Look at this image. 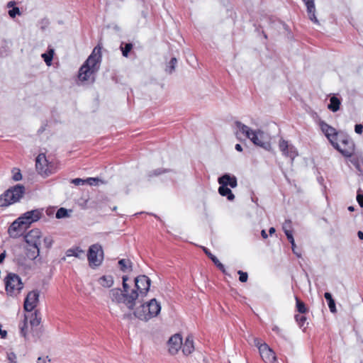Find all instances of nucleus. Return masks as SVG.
<instances>
[{
	"label": "nucleus",
	"mask_w": 363,
	"mask_h": 363,
	"mask_svg": "<svg viewBox=\"0 0 363 363\" xmlns=\"http://www.w3.org/2000/svg\"><path fill=\"white\" fill-rule=\"evenodd\" d=\"M26 193L25 186L22 184H16L9 188L0 195V206L7 207L19 202Z\"/></svg>",
	"instance_id": "obj_4"
},
{
	"label": "nucleus",
	"mask_w": 363,
	"mask_h": 363,
	"mask_svg": "<svg viewBox=\"0 0 363 363\" xmlns=\"http://www.w3.org/2000/svg\"><path fill=\"white\" fill-rule=\"evenodd\" d=\"M348 210H349L350 211H353L354 210V208L353 206H349V207H348Z\"/></svg>",
	"instance_id": "obj_62"
},
{
	"label": "nucleus",
	"mask_w": 363,
	"mask_h": 363,
	"mask_svg": "<svg viewBox=\"0 0 363 363\" xmlns=\"http://www.w3.org/2000/svg\"><path fill=\"white\" fill-rule=\"evenodd\" d=\"M177 63V60L176 57H172L169 62V65L166 67V72L169 74H172L174 69Z\"/></svg>",
	"instance_id": "obj_34"
},
{
	"label": "nucleus",
	"mask_w": 363,
	"mask_h": 363,
	"mask_svg": "<svg viewBox=\"0 0 363 363\" xmlns=\"http://www.w3.org/2000/svg\"><path fill=\"white\" fill-rule=\"evenodd\" d=\"M340 100L335 96H333L330 99V104L328 105V108L333 112H336L340 109Z\"/></svg>",
	"instance_id": "obj_26"
},
{
	"label": "nucleus",
	"mask_w": 363,
	"mask_h": 363,
	"mask_svg": "<svg viewBox=\"0 0 363 363\" xmlns=\"http://www.w3.org/2000/svg\"><path fill=\"white\" fill-rule=\"evenodd\" d=\"M337 141L340 142L343 147L338 144V147L335 149L345 157H351L354 150V145L352 139L347 135L341 132L338 135Z\"/></svg>",
	"instance_id": "obj_8"
},
{
	"label": "nucleus",
	"mask_w": 363,
	"mask_h": 363,
	"mask_svg": "<svg viewBox=\"0 0 363 363\" xmlns=\"http://www.w3.org/2000/svg\"><path fill=\"white\" fill-rule=\"evenodd\" d=\"M143 311V312H144V313H145H145H147V308H145V303H142L140 306L137 307V308H135V310L134 311V312H133V315H134L135 317H136V313H137L138 311Z\"/></svg>",
	"instance_id": "obj_48"
},
{
	"label": "nucleus",
	"mask_w": 363,
	"mask_h": 363,
	"mask_svg": "<svg viewBox=\"0 0 363 363\" xmlns=\"http://www.w3.org/2000/svg\"><path fill=\"white\" fill-rule=\"evenodd\" d=\"M286 238H287L288 240L290 242V243L291 244V248H292L293 252L295 255H296L297 257H300L301 253H299L296 251V246L295 244V241H294L293 235L292 234L289 235L288 233H286Z\"/></svg>",
	"instance_id": "obj_33"
},
{
	"label": "nucleus",
	"mask_w": 363,
	"mask_h": 363,
	"mask_svg": "<svg viewBox=\"0 0 363 363\" xmlns=\"http://www.w3.org/2000/svg\"><path fill=\"white\" fill-rule=\"evenodd\" d=\"M41 237V231L39 229L35 228L27 233L24 236V239L27 245L40 247Z\"/></svg>",
	"instance_id": "obj_14"
},
{
	"label": "nucleus",
	"mask_w": 363,
	"mask_h": 363,
	"mask_svg": "<svg viewBox=\"0 0 363 363\" xmlns=\"http://www.w3.org/2000/svg\"><path fill=\"white\" fill-rule=\"evenodd\" d=\"M16 259L19 264L28 266L27 263L26 262V260L21 261L19 258H17Z\"/></svg>",
	"instance_id": "obj_57"
},
{
	"label": "nucleus",
	"mask_w": 363,
	"mask_h": 363,
	"mask_svg": "<svg viewBox=\"0 0 363 363\" xmlns=\"http://www.w3.org/2000/svg\"><path fill=\"white\" fill-rule=\"evenodd\" d=\"M40 296V292L38 290L30 291L24 301L23 307L26 311H32L37 306Z\"/></svg>",
	"instance_id": "obj_13"
},
{
	"label": "nucleus",
	"mask_w": 363,
	"mask_h": 363,
	"mask_svg": "<svg viewBox=\"0 0 363 363\" xmlns=\"http://www.w3.org/2000/svg\"><path fill=\"white\" fill-rule=\"evenodd\" d=\"M54 55V50L53 49H49V50L43 53L41 57L44 60L45 64L48 66H50L52 63V60Z\"/></svg>",
	"instance_id": "obj_30"
},
{
	"label": "nucleus",
	"mask_w": 363,
	"mask_h": 363,
	"mask_svg": "<svg viewBox=\"0 0 363 363\" xmlns=\"http://www.w3.org/2000/svg\"><path fill=\"white\" fill-rule=\"evenodd\" d=\"M134 289H135L138 294V299L143 298L147 296L151 280L146 275H139L135 278Z\"/></svg>",
	"instance_id": "obj_9"
},
{
	"label": "nucleus",
	"mask_w": 363,
	"mask_h": 363,
	"mask_svg": "<svg viewBox=\"0 0 363 363\" xmlns=\"http://www.w3.org/2000/svg\"><path fill=\"white\" fill-rule=\"evenodd\" d=\"M279 147L282 154L286 157H290L292 161L298 156L296 148L294 145L289 144V142L284 139L280 140Z\"/></svg>",
	"instance_id": "obj_15"
},
{
	"label": "nucleus",
	"mask_w": 363,
	"mask_h": 363,
	"mask_svg": "<svg viewBox=\"0 0 363 363\" xmlns=\"http://www.w3.org/2000/svg\"><path fill=\"white\" fill-rule=\"evenodd\" d=\"M69 216L68 211L65 208H60L57 211L56 218H63Z\"/></svg>",
	"instance_id": "obj_36"
},
{
	"label": "nucleus",
	"mask_w": 363,
	"mask_h": 363,
	"mask_svg": "<svg viewBox=\"0 0 363 363\" xmlns=\"http://www.w3.org/2000/svg\"><path fill=\"white\" fill-rule=\"evenodd\" d=\"M235 125L238 128L236 136L239 138L240 134L244 135L255 145L259 146L265 150L270 151L272 145L269 136L260 129L252 130L249 126L240 121H235Z\"/></svg>",
	"instance_id": "obj_2"
},
{
	"label": "nucleus",
	"mask_w": 363,
	"mask_h": 363,
	"mask_svg": "<svg viewBox=\"0 0 363 363\" xmlns=\"http://www.w3.org/2000/svg\"><path fill=\"white\" fill-rule=\"evenodd\" d=\"M46 359L48 360V362L50 361V359L48 358V357H46L45 358H43L41 357H39L37 360V363H46Z\"/></svg>",
	"instance_id": "obj_54"
},
{
	"label": "nucleus",
	"mask_w": 363,
	"mask_h": 363,
	"mask_svg": "<svg viewBox=\"0 0 363 363\" xmlns=\"http://www.w3.org/2000/svg\"><path fill=\"white\" fill-rule=\"evenodd\" d=\"M101 62L100 47H95L79 70L78 78L82 82L94 81V75L98 72Z\"/></svg>",
	"instance_id": "obj_3"
},
{
	"label": "nucleus",
	"mask_w": 363,
	"mask_h": 363,
	"mask_svg": "<svg viewBox=\"0 0 363 363\" xmlns=\"http://www.w3.org/2000/svg\"><path fill=\"white\" fill-rule=\"evenodd\" d=\"M86 184H89V185H94V183L98 180L96 178L89 177L86 179Z\"/></svg>",
	"instance_id": "obj_52"
},
{
	"label": "nucleus",
	"mask_w": 363,
	"mask_h": 363,
	"mask_svg": "<svg viewBox=\"0 0 363 363\" xmlns=\"http://www.w3.org/2000/svg\"><path fill=\"white\" fill-rule=\"evenodd\" d=\"M27 228L23 223L18 220V218L15 220L9 226L8 233L11 238H18L22 235L24 229Z\"/></svg>",
	"instance_id": "obj_18"
},
{
	"label": "nucleus",
	"mask_w": 363,
	"mask_h": 363,
	"mask_svg": "<svg viewBox=\"0 0 363 363\" xmlns=\"http://www.w3.org/2000/svg\"><path fill=\"white\" fill-rule=\"evenodd\" d=\"M12 174H13L12 179L14 182H18L22 179V174H21V170L19 169L13 168L12 169Z\"/></svg>",
	"instance_id": "obj_35"
},
{
	"label": "nucleus",
	"mask_w": 363,
	"mask_h": 363,
	"mask_svg": "<svg viewBox=\"0 0 363 363\" xmlns=\"http://www.w3.org/2000/svg\"><path fill=\"white\" fill-rule=\"evenodd\" d=\"M357 235H358V238L360 239V240H363V232L362 231H358L357 233Z\"/></svg>",
	"instance_id": "obj_60"
},
{
	"label": "nucleus",
	"mask_w": 363,
	"mask_h": 363,
	"mask_svg": "<svg viewBox=\"0 0 363 363\" xmlns=\"http://www.w3.org/2000/svg\"><path fill=\"white\" fill-rule=\"evenodd\" d=\"M254 343H255V345L256 347H257L259 350L260 346H262L264 344V343L261 342V340L259 338H255Z\"/></svg>",
	"instance_id": "obj_53"
},
{
	"label": "nucleus",
	"mask_w": 363,
	"mask_h": 363,
	"mask_svg": "<svg viewBox=\"0 0 363 363\" xmlns=\"http://www.w3.org/2000/svg\"><path fill=\"white\" fill-rule=\"evenodd\" d=\"M296 306L297 311L301 314H304L308 311V308H306L305 303L300 301L297 296H296Z\"/></svg>",
	"instance_id": "obj_31"
},
{
	"label": "nucleus",
	"mask_w": 363,
	"mask_h": 363,
	"mask_svg": "<svg viewBox=\"0 0 363 363\" xmlns=\"http://www.w3.org/2000/svg\"><path fill=\"white\" fill-rule=\"evenodd\" d=\"M282 228H283V230L286 235V233H288L289 235L292 234V232L291 230V221L290 220H285V222L283 224Z\"/></svg>",
	"instance_id": "obj_37"
},
{
	"label": "nucleus",
	"mask_w": 363,
	"mask_h": 363,
	"mask_svg": "<svg viewBox=\"0 0 363 363\" xmlns=\"http://www.w3.org/2000/svg\"><path fill=\"white\" fill-rule=\"evenodd\" d=\"M128 280L127 276H123V290L119 288L112 289L109 291V297L113 301L124 303L128 309L133 310L138 300V294L135 289H130L127 284Z\"/></svg>",
	"instance_id": "obj_1"
},
{
	"label": "nucleus",
	"mask_w": 363,
	"mask_h": 363,
	"mask_svg": "<svg viewBox=\"0 0 363 363\" xmlns=\"http://www.w3.org/2000/svg\"><path fill=\"white\" fill-rule=\"evenodd\" d=\"M203 250L204 252V253L212 260V262L213 263H216V261L218 259V258L213 255L210 251L208 249H207L206 247H203Z\"/></svg>",
	"instance_id": "obj_44"
},
{
	"label": "nucleus",
	"mask_w": 363,
	"mask_h": 363,
	"mask_svg": "<svg viewBox=\"0 0 363 363\" xmlns=\"http://www.w3.org/2000/svg\"><path fill=\"white\" fill-rule=\"evenodd\" d=\"M259 354L262 360L265 363H277V356L274 352L269 347L267 344L264 343L262 346H260Z\"/></svg>",
	"instance_id": "obj_17"
},
{
	"label": "nucleus",
	"mask_w": 363,
	"mask_h": 363,
	"mask_svg": "<svg viewBox=\"0 0 363 363\" xmlns=\"http://www.w3.org/2000/svg\"><path fill=\"white\" fill-rule=\"evenodd\" d=\"M324 297L328 302L330 311L333 313H336L337 309L335 306V300L333 298L332 294L329 292H325L324 294Z\"/></svg>",
	"instance_id": "obj_29"
},
{
	"label": "nucleus",
	"mask_w": 363,
	"mask_h": 363,
	"mask_svg": "<svg viewBox=\"0 0 363 363\" xmlns=\"http://www.w3.org/2000/svg\"><path fill=\"white\" fill-rule=\"evenodd\" d=\"M295 319L300 328H302L306 321V318L303 314L295 315Z\"/></svg>",
	"instance_id": "obj_38"
},
{
	"label": "nucleus",
	"mask_w": 363,
	"mask_h": 363,
	"mask_svg": "<svg viewBox=\"0 0 363 363\" xmlns=\"http://www.w3.org/2000/svg\"><path fill=\"white\" fill-rule=\"evenodd\" d=\"M17 357L14 352H7V360L9 363H17Z\"/></svg>",
	"instance_id": "obj_43"
},
{
	"label": "nucleus",
	"mask_w": 363,
	"mask_h": 363,
	"mask_svg": "<svg viewBox=\"0 0 363 363\" xmlns=\"http://www.w3.org/2000/svg\"><path fill=\"white\" fill-rule=\"evenodd\" d=\"M120 269L123 272H131L133 270V263L128 259H121L118 261Z\"/></svg>",
	"instance_id": "obj_25"
},
{
	"label": "nucleus",
	"mask_w": 363,
	"mask_h": 363,
	"mask_svg": "<svg viewBox=\"0 0 363 363\" xmlns=\"http://www.w3.org/2000/svg\"><path fill=\"white\" fill-rule=\"evenodd\" d=\"M272 331L274 332L277 335L280 336L281 337L286 339L285 333L283 331L282 329H281L277 325H274L272 328Z\"/></svg>",
	"instance_id": "obj_40"
},
{
	"label": "nucleus",
	"mask_w": 363,
	"mask_h": 363,
	"mask_svg": "<svg viewBox=\"0 0 363 363\" xmlns=\"http://www.w3.org/2000/svg\"><path fill=\"white\" fill-rule=\"evenodd\" d=\"M320 128L325 137L330 141L334 148L338 147L337 138L341 132H337L335 128L324 121L320 122Z\"/></svg>",
	"instance_id": "obj_11"
},
{
	"label": "nucleus",
	"mask_w": 363,
	"mask_h": 363,
	"mask_svg": "<svg viewBox=\"0 0 363 363\" xmlns=\"http://www.w3.org/2000/svg\"><path fill=\"white\" fill-rule=\"evenodd\" d=\"M168 345L169 352L172 354H177L182 345V338L181 335L179 334H175L172 336L168 341Z\"/></svg>",
	"instance_id": "obj_19"
},
{
	"label": "nucleus",
	"mask_w": 363,
	"mask_h": 363,
	"mask_svg": "<svg viewBox=\"0 0 363 363\" xmlns=\"http://www.w3.org/2000/svg\"><path fill=\"white\" fill-rule=\"evenodd\" d=\"M36 170L43 177H48L52 174V165L48 163L44 154H39L35 160Z\"/></svg>",
	"instance_id": "obj_12"
},
{
	"label": "nucleus",
	"mask_w": 363,
	"mask_h": 363,
	"mask_svg": "<svg viewBox=\"0 0 363 363\" xmlns=\"http://www.w3.org/2000/svg\"><path fill=\"white\" fill-rule=\"evenodd\" d=\"M145 308H147V313L145 314L143 311H139L136 313V318L142 320H148L153 317H156L161 311V306L155 298L145 303Z\"/></svg>",
	"instance_id": "obj_6"
},
{
	"label": "nucleus",
	"mask_w": 363,
	"mask_h": 363,
	"mask_svg": "<svg viewBox=\"0 0 363 363\" xmlns=\"http://www.w3.org/2000/svg\"><path fill=\"white\" fill-rule=\"evenodd\" d=\"M9 14L11 18H14L17 14H20V10L18 7H14L9 11Z\"/></svg>",
	"instance_id": "obj_47"
},
{
	"label": "nucleus",
	"mask_w": 363,
	"mask_h": 363,
	"mask_svg": "<svg viewBox=\"0 0 363 363\" xmlns=\"http://www.w3.org/2000/svg\"><path fill=\"white\" fill-rule=\"evenodd\" d=\"M133 48L132 43H122L121 45V50L122 51V54L124 57H127L129 55L130 51Z\"/></svg>",
	"instance_id": "obj_32"
},
{
	"label": "nucleus",
	"mask_w": 363,
	"mask_h": 363,
	"mask_svg": "<svg viewBox=\"0 0 363 363\" xmlns=\"http://www.w3.org/2000/svg\"><path fill=\"white\" fill-rule=\"evenodd\" d=\"M363 125L362 124H356L354 126V131L357 134H361L362 133Z\"/></svg>",
	"instance_id": "obj_50"
},
{
	"label": "nucleus",
	"mask_w": 363,
	"mask_h": 363,
	"mask_svg": "<svg viewBox=\"0 0 363 363\" xmlns=\"http://www.w3.org/2000/svg\"><path fill=\"white\" fill-rule=\"evenodd\" d=\"M4 281L6 291L11 296L18 294L23 288V284L21 281V279L18 275L14 273L8 274Z\"/></svg>",
	"instance_id": "obj_5"
},
{
	"label": "nucleus",
	"mask_w": 363,
	"mask_h": 363,
	"mask_svg": "<svg viewBox=\"0 0 363 363\" xmlns=\"http://www.w3.org/2000/svg\"><path fill=\"white\" fill-rule=\"evenodd\" d=\"M13 2H12V1L9 2L8 3V6L9 7L13 5Z\"/></svg>",
	"instance_id": "obj_63"
},
{
	"label": "nucleus",
	"mask_w": 363,
	"mask_h": 363,
	"mask_svg": "<svg viewBox=\"0 0 363 363\" xmlns=\"http://www.w3.org/2000/svg\"><path fill=\"white\" fill-rule=\"evenodd\" d=\"M279 147L282 154L286 157H290L292 161L298 156L296 148L294 145L289 144V142L284 139L280 140Z\"/></svg>",
	"instance_id": "obj_16"
},
{
	"label": "nucleus",
	"mask_w": 363,
	"mask_h": 363,
	"mask_svg": "<svg viewBox=\"0 0 363 363\" xmlns=\"http://www.w3.org/2000/svg\"><path fill=\"white\" fill-rule=\"evenodd\" d=\"M238 274H239V280L241 282H246L248 279V274L247 272H242L241 270H239L238 272Z\"/></svg>",
	"instance_id": "obj_45"
},
{
	"label": "nucleus",
	"mask_w": 363,
	"mask_h": 363,
	"mask_svg": "<svg viewBox=\"0 0 363 363\" xmlns=\"http://www.w3.org/2000/svg\"><path fill=\"white\" fill-rule=\"evenodd\" d=\"M194 350L193 337L188 335L186 338L185 342L182 347V352L184 354L188 355L191 354Z\"/></svg>",
	"instance_id": "obj_23"
},
{
	"label": "nucleus",
	"mask_w": 363,
	"mask_h": 363,
	"mask_svg": "<svg viewBox=\"0 0 363 363\" xmlns=\"http://www.w3.org/2000/svg\"><path fill=\"white\" fill-rule=\"evenodd\" d=\"M357 201L361 207H363V194H358L357 196Z\"/></svg>",
	"instance_id": "obj_51"
},
{
	"label": "nucleus",
	"mask_w": 363,
	"mask_h": 363,
	"mask_svg": "<svg viewBox=\"0 0 363 363\" xmlns=\"http://www.w3.org/2000/svg\"><path fill=\"white\" fill-rule=\"evenodd\" d=\"M43 216V209L37 208L28 211L18 217V220L23 223L26 228L29 227L33 223L38 221Z\"/></svg>",
	"instance_id": "obj_10"
},
{
	"label": "nucleus",
	"mask_w": 363,
	"mask_h": 363,
	"mask_svg": "<svg viewBox=\"0 0 363 363\" xmlns=\"http://www.w3.org/2000/svg\"><path fill=\"white\" fill-rule=\"evenodd\" d=\"M235 148L237 151H239V152L242 151V147L241 145H240V144H236Z\"/></svg>",
	"instance_id": "obj_58"
},
{
	"label": "nucleus",
	"mask_w": 363,
	"mask_h": 363,
	"mask_svg": "<svg viewBox=\"0 0 363 363\" xmlns=\"http://www.w3.org/2000/svg\"><path fill=\"white\" fill-rule=\"evenodd\" d=\"M84 254V251L82 250L80 247H76L73 248L68 249L66 252V255L67 257L74 256L77 258H82Z\"/></svg>",
	"instance_id": "obj_28"
},
{
	"label": "nucleus",
	"mask_w": 363,
	"mask_h": 363,
	"mask_svg": "<svg viewBox=\"0 0 363 363\" xmlns=\"http://www.w3.org/2000/svg\"><path fill=\"white\" fill-rule=\"evenodd\" d=\"M218 191L220 196H225L228 201H232L235 199V195L228 186L220 185Z\"/></svg>",
	"instance_id": "obj_24"
},
{
	"label": "nucleus",
	"mask_w": 363,
	"mask_h": 363,
	"mask_svg": "<svg viewBox=\"0 0 363 363\" xmlns=\"http://www.w3.org/2000/svg\"><path fill=\"white\" fill-rule=\"evenodd\" d=\"M43 243L47 248H50L53 244V239L51 236H46L43 238Z\"/></svg>",
	"instance_id": "obj_42"
},
{
	"label": "nucleus",
	"mask_w": 363,
	"mask_h": 363,
	"mask_svg": "<svg viewBox=\"0 0 363 363\" xmlns=\"http://www.w3.org/2000/svg\"><path fill=\"white\" fill-rule=\"evenodd\" d=\"M218 182L220 185L230 186L235 188L238 186V180L235 176L230 174H224L218 179Z\"/></svg>",
	"instance_id": "obj_20"
},
{
	"label": "nucleus",
	"mask_w": 363,
	"mask_h": 363,
	"mask_svg": "<svg viewBox=\"0 0 363 363\" xmlns=\"http://www.w3.org/2000/svg\"><path fill=\"white\" fill-rule=\"evenodd\" d=\"M28 328V324L26 322V318H25L24 321L20 325V333L22 336L26 337V329Z\"/></svg>",
	"instance_id": "obj_41"
},
{
	"label": "nucleus",
	"mask_w": 363,
	"mask_h": 363,
	"mask_svg": "<svg viewBox=\"0 0 363 363\" xmlns=\"http://www.w3.org/2000/svg\"><path fill=\"white\" fill-rule=\"evenodd\" d=\"M87 259L91 267H96L101 264L104 259V251L99 244H94L89 248Z\"/></svg>",
	"instance_id": "obj_7"
},
{
	"label": "nucleus",
	"mask_w": 363,
	"mask_h": 363,
	"mask_svg": "<svg viewBox=\"0 0 363 363\" xmlns=\"http://www.w3.org/2000/svg\"><path fill=\"white\" fill-rule=\"evenodd\" d=\"M99 283L104 287L109 288L113 284V277L111 275H104L99 279Z\"/></svg>",
	"instance_id": "obj_27"
},
{
	"label": "nucleus",
	"mask_w": 363,
	"mask_h": 363,
	"mask_svg": "<svg viewBox=\"0 0 363 363\" xmlns=\"http://www.w3.org/2000/svg\"><path fill=\"white\" fill-rule=\"evenodd\" d=\"M71 183L76 185L80 186L86 184V180L80 178H76L71 180Z\"/></svg>",
	"instance_id": "obj_46"
},
{
	"label": "nucleus",
	"mask_w": 363,
	"mask_h": 363,
	"mask_svg": "<svg viewBox=\"0 0 363 363\" xmlns=\"http://www.w3.org/2000/svg\"><path fill=\"white\" fill-rule=\"evenodd\" d=\"M131 316V314L124 315V318Z\"/></svg>",
	"instance_id": "obj_64"
},
{
	"label": "nucleus",
	"mask_w": 363,
	"mask_h": 363,
	"mask_svg": "<svg viewBox=\"0 0 363 363\" xmlns=\"http://www.w3.org/2000/svg\"><path fill=\"white\" fill-rule=\"evenodd\" d=\"M26 255L30 261L34 260L40 255V247L27 245Z\"/></svg>",
	"instance_id": "obj_22"
},
{
	"label": "nucleus",
	"mask_w": 363,
	"mask_h": 363,
	"mask_svg": "<svg viewBox=\"0 0 363 363\" xmlns=\"http://www.w3.org/2000/svg\"><path fill=\"white\" fill-rule=\"evenodd\" d=\"M215 265L224 274H226V270L224 265L218 259Z\"/></svg>",
	"instance_id": "obj_49"
},
{
	"label": "nucleus",
	"mask_w": 363,
	"mask_h": 363,
	"mask_svg": "<svg viewBox=\"0 0 363 363\" xmlns=\"http://www.w3.org/2000/svg\"><path fill=\"white\" fill-rule=\"evenodd\" d=\"M261 235H262V237L264 238V239H266L268 237V235L267 234L266 231L264 230H262L261 231Z\"/></svg>",
	"instance_id": "obj_59"
},
{
	"label": "nucleus",
	"mask_w": 363,
	"mask_h": 363,
	"mask_svg": "<svg viewBox=\"0 0 363 363\" xmlns=\"http://www.w3.org/2000/svg\"><path fill=\"white\" fill-rule=\"evenodd\" d=\"M30 323L31 326H38L40 323V318H38L36 312L31 315Z\"/></svg>",
	"instance_id": "obj_39"
},
{
	"label": "nucleus",
	"mask_w": 363,
	"mask_h": 363,
	"mask_svg": "<svg viewBox=\"0 0 363 363\" xmlns=\"http://www.w3.org/2000/svg\"><path fill=\"white\" fill-rule=\"evenodd\" d=\"M307 7V12L309 18L315 23L318 24V20L315 16V8L314 0H303Z\"/></svg>",
	"instance_id": "obj_21"
},
{
	"label": "nucleus",
	"mask_w": 363,
	"mask_h": 363,
	"mask_svg": "<svg viewBox=\"0 0 363 363\" xmlns=\"http://www.w3.org/2000/svg\"><path fill=\"white\" fill-rule=\"evenodd\" d=\"M6 257V252H3L0 254V264H1Z\"/></svg>",
	"instance_id": "obj_56"
},
{
	"label": "nucleus",
	"mask_w": 363,
	"mask_h": 363,
	"mask_svg": "<svg viewBox=\"0 0 363 363\" xmlns=\"http://www.w3.org/2000/svg\"><path fill=\"white\" fill-rule=\"evenodd\" d=\"M166 171H167L166 169L162 170L160 169H156V170L154 171L153 175L157 176V175L161 174L163 172H165Z\"/></svg>",
	"instance_id": "obj_55"
},
{
	"label": "nucleus",
	"mask_w": 363,
	"mask_h": 363,
	"mask_svg": "<svg viewBox=\"0 0 363 363\" xmlns=\"http://www.w3.org/2000/svg\"><path fill=\"white\" fill-rule=\"evenodd\" d=\"M269 233L270 235H272L273 233H275V228H273V227L270 228L269 230Z\"/></svg>",
	"instance_id": "obj_61"
}]
</instances>
